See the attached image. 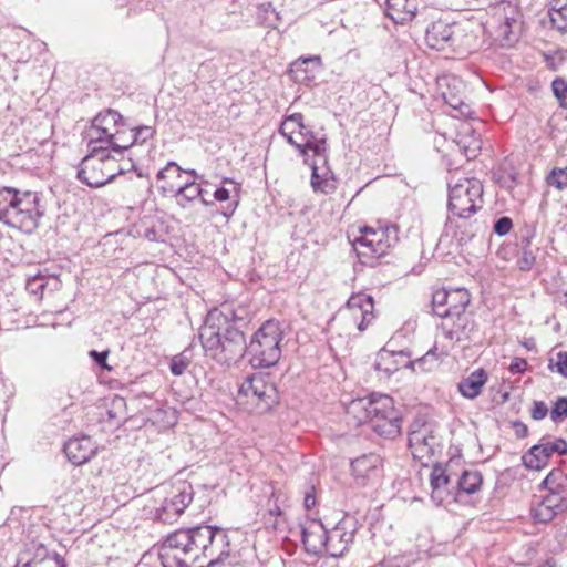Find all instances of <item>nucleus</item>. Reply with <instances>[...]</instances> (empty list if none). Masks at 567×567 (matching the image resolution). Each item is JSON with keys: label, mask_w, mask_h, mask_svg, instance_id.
<instances>
[{"label": "nucleus", "mask_w": 567, "mask_h": 567, "mask_svg": "<svg viewBox=\"0 0 567 567\" xmlns=\"http://www.w3.org/2000/svg\"><path fill=\"white\" fill-rule=\"evenodd\" d=\"M229 553L227 533L203 524L168 534L159 546L158 558L163 567H216Z\"/></svg>", "instance_id": "f257e3e1"}, {"label": "nucleus", "mask_w": 567, "mask_h": 567, "mask_svg": "<svg viewBox=\"0 0 567 567\" xmlns=\"http://www.w3.org/2000/svg\"><path fill=\"white\" fill-rule=\"evenodd\" d=\"M205 355L221 365L237 363L247 351L245 332L227 326L226 312L209 311L199 329Z\"/></svg>", "instance_id": "f03ea898"}, {"label": "nucleus", "mask_w": 567, "mask_h": 567, "mask_svg": "<svg viewBox=\"0 0 567 567\" xmlns=\"http://www.w3.org/2000/svg\"><path fill=\"white\" fill-rule=\"evenodd\" d=\"M347 414L358 424H370L371 430L384 439H395L401 433L402 415L394 408L393 399L386 394L372 393L352 400Z\"/></svg>", "instance_id": "7ed1b4c3"}, {"label": "nucleus", "mask_w": 567, "mask_h": 567, "mask_svg": "<svg viewBox=\"0 0 567 567\" xmlns=\"http://www.w3.org/2000/svg\"><path fill=\"white\" fill-rule=\"evenodd\" d=\"M45 213L42 196L37 192H21L14 187L0 188V223L33 233Z\"/></svg>", "instance_id": "20e7f679"}, {"label": "nucleus", "mask_w": 567, "mask_h": 567, "mask_svg": "<svg viewBox=\"0 0 567 567\" xmlns=\"http://www.w3.org/2000/svg\"><path fill=\"white\" fill-rule=\"evenodd\" d=\"M399 241V227L394 224L379 228L362 227L360 236L351 241L353 250L360 262L368 267H375L379 259Z\"/></svg>", "instance_id": "39448f33"}, {"label": "nucleus", "mask_w": 567, "mask_h": 567, "mask_svg": "<svg viewBox=\"0 0 567 567\" xmlns=\"http://www.w3.org/2000/svg\"><path fill=\"white\" fill-rule=\"evenodd\" d=\"M282 334L284 330L278 320L269 319L260 326L247 344L246 351L254 368H269L280 360Z\"/></svg>", "instance_id": "423d86ee"}, {"label": "nucleus", "mask_w": 567, "mask_h": 567, "mask_svg": "<svg viewBox=\"0 0 567 567\" xmlns=\"http://www.w3.org/2000/svg\"><path fill=\"white\" fill-rule=\"evenodd\" d=\"M483 207V185L477 178L460 177L449 182V210L460 217L468 218Z\"/></svg>", "instance_id": "0eeeda50"}, {"label": "nucleus", "mask_w": 567, "mask_h": 567, "mask_svg": "<svg viewBox=\"0 0 567 567\" xmlns=\"http://www.w3.org/2000/svg\"><path fill=\"white\" fill-rule=\"evenodd\" d=\"M447 355L449 348L443 346L439 349L437 344H434L423 357L416 360H411L410 354L403 350L392 351L383 348L378 352L373 367L382 377L390 378L402 368L414 370L417 365L422 370H430L432 367H426L429 362L434 363Z\"/></svg>", "instance_id": "6e6552de"}, {"label": "nucleus", "mask_w": 567, "mask_h": 567, "mask_svg": "<svg viewBox=\"0 0 567 567\" xmlns=\"http://www.w3.org/2000/svg\"><path fill=\"white\" fill-rule=\"evenodd\" d=\"M280 394L277 386L260 373L248 375L239 386L237 401L240 404H255L261 411L278 404Z\"/></svg>", "instance_id": "1a4fd4ad"}, {"label": "nucleus", "mask_w": 567, "mask_h": 567, "mask_svg": "<svg viewBox=\"0 0 567 567\" xmlns=\"http://www.w3.org/2000/svg\"><path fill=\"white\" fill-rule=\"evenodd\" d=\"M289 124L291 130L286 132V142L292 145L300 154H306L307 150L313 152L317 164H327V142L324 138L315 140L311 131L303 124L301 113L286 115V125Z\"/></svg>", "instance_id": "9d476101"}, {"label": "nucleus", "mask_w": 567, "mask_h": 567, "mask_svg": "<svg viewBox=\"0 0 567 567\" xmlns=\"http://www.w3.org/2000/svg\"><path fill=\"white\" fill-rule=\"evenodd\" d=\"M115 161L114 155L110 154L109 158H104L101 155H93L92 152H89L82 158L76 176L81 183L89 187L100 188L122 173V169H118L117 173L114 172L112 166Z\"/></svg>", "instance_id": "9b49d317"}, {"label": "nucleus", "mask_w": 567, "mask_h": 567, "mask_svg": "<svg viewBox=\"0 0 567 567\" xmlns=\"http://www.w3.org/2000/svg\"><path fill=\"white\" fill-rule=\"evenodd\" d=\"M104 121V116H95L92 120V124L85 133L89 152H92L93 155H101L104 158L110 157L111 151L122 156L125 146L116 141V138H120L121 130L112 131V127L103 126Z\"/></svg>", "instance_id": "f8f14e48"}, {"label": "nucleus", "mask_w": 567, "mask_h": 567, "mask_svg": "<svg viewBox=\"0 0 567 567\" xmlns=\"http://www.w3.org/2000/svg\"><path fill=\"white\" fill-rule=\"evenodd\" d=\"M408 445L413 457L427 465L440 451L441 441L430 424L414 422L410 426Z\"/></svg>", "instance_id": "ddd939ff"}, {"label": "nucleus", "mask_w": 567, "mask_h": 567, "mask_svg": "<svg viewBox=\"0 0 567 567\" xmlns=\"http://www.w3.org/2000/svg\"><path fill=\"white\" fill-rule=\"evenodd\" d=\"M194 497V491L190 484L183 483L177 487L176 493L166 497L158 507L155 508L154 518L162 523L175 522L188 507Z\"/></svg>", "instance_id": "4468645a"}, {"label": "nucleus", "mask_w": 567, "mask_h": 567, "mask_svg": "<svg viewBox=\"0 0 567 567\" xmlns=\"http://www.w3.org/2000/svg\"><path fill=\"white\" fill-rule=\"evenodd\" d=\"M431 499L436 505L456 503V482L446 466L435 464L430 474Z\"/></svg>", "instance_id": "2eb2a0df"}, {"label": "nucleus", "mask_w": 567, "mask_h": 567, "mask_svg": "<svg viewBox=\"0 0 567 567\" xmlns=\"http://www.w3.org/2000/svg\"><path fill=\"white\" fill-rule=\"evenodd\" d=\"M382 467V457L377 453H368L351 461V475L357 486L365 487L380 480Z\"/></svg>", "instance_id": "dca6fc26"}, {"label": "nucleus", "mask_w": 567, "mask_h": 567, "mask_svg": "<svg viewBox=\"0 0 567 567\" xmlns=\"http://www.w3.org/2000/svg\"><path fill=\"white\" fill-rule=\"evenodd\" d=\"M554 453L558 455H566L567 441L561 437H558L555 441L542 440L540 443L533 445L523 455V464L529 470L539 471L548 464V461Z\"/></svg>", "instance_id": "f3484780"}, {"label": "nucleus", "mask_w": 567, "mask_h": 567, "mask_svg": "<svg viewBox=\"0 0 567 567\" xmlns=\"http://www.w3.org/2000/svg\"><path fill=\"white\" fill-rule=\"evenodd\" d=\"M373 309V298L364 292H359L348 299L344 316L359 331H364L374 319Z\"/></svg>", "instance_id": "a211bd4d"}, {"label": "nucleus", "mask_w": 567, "mask_h": 567, "mask_svg": "<svg viewBox=\"0 0 567 567\" xmlns=\"http://www.w3.org/2000/svg\"><path fill=\"white\" fill-rule=\"evenodd\" d=\"M357 530V520L346 516L332 529L328 530L327 554L331 557H341L353 542Z\"/></svg>", "instance_id": "6ab92c4d"}, {"label": "nucleus", "mask_w": 567, "mask_h": 567, "mask_svg": "<svg viewBox=\"0 0 567 567\" xmlns=\"http://www.w3.org/2000/svg\"><path fill=\"white\" fill-rule=\"evenodd\" d=\"M440 94L444 102L461 115L467 116L471 113V106L464 102L465 84L454 75H444L437 80Z\"/></svg>", "instance_id": "aec40b11"}, {"label": "nucleus", "mask_w": 567, "mask_h": 567, "mask_svg": "<svg viewBox=\"0 0 567 567\" xmlns=\"http://www.w3.org/2000/svg\"><path fill=\"white\" fill-rule=\"evenodd\" d=\"M567 511V492H548L532 509L536 523H549Z\"/></svg>", "instance_id": "412c9836"}, {"label": "nucleus", "mask_w": 567, "mask_h": 567, "mask_svg": "<svg viewBox=\"0 0 567 567\" xmlns=\"http://www.w3.org/2000/svg\"><path fill=\"white\" fill-rule=\"evenodd\" d=\"M444 338L455 344L465 340H470L475 331V322L471 313L466 311L455 315L453 319L444 320L441 324Z\"/></svg>", "instance_id": "4be33fe9"}, {"label": "nucleus", "mask_w": 567, "mask_h": 567, "mask_svg": "<svg viewBox=\"0 0 567 567\" xmlns=\"http://www.w3.org/2000/svg\"><path fill=\"white\" fill-rule=\"evenodd\" d=\"M96 452V443L87 435L72 437L64 444V453L68 460L75 466L89 462Z\"/></svg>", "instance_id": "5701e85b"}, {"label": "nucleus", "mask_w": 567, "mask_h": 567, "mask_svg": "<svg viewBox=\"0 0 567 567\" xmlns=\"http://www.w3.org/2000/svg\"><path fill=\"white\" fill-rule=\"evenodd\" d=\"M454 25L443 20L434 21L425 32L426 44L436 51L452 49L455 43Z\"/></svg>", "instance_id": "b1692460"}, {"label": "nucleus", "mask_w": 567, "mask_h": 567, "mask_svg": "<svg viewBox=\"0 0 567 567\" xmlns=\"http://www.w3.org/2000/svg\"><path fill=\"white\" fill-rule=\"evenodd\" d=\"M320 68V56L301 58L290 64L288 75L295 83L309 85L315 81Z\"/></svg>", "instance_id": "393cba45"}, {"label": "nucleus", "mask_w": 567, "mask_h": 567, "mask_svg": "<svg viewBox=\"0 0 567 567\" xmlns=\"http://www.w3.org/2000/svg\"><path fill=\"white\" fill-rule=\"evenodd\" d=\"M299 535H303V547L309 554L327 553L328 529L320 522H311L307 529L297 530Z\"/></svg>", "instance_id": "a878e982"}, {"label": "nucleus", "mask_w": 567, "mask_h": 567, "mask_svg": "<svg viewBox=\"0 0 567 567\" xmlns=\"http://www.w3.org/2000/svg\"><path fill=\"white\" fill-rule=\"evenodd\" d=\"M161 190L163 193L175 192L174 196L176 198V203L183 208L197 198H200V202L205 206L213 204V202H209L204 197L205 190L195 181L187 182L177 189H174V186L171 184H164L161 186Z\"/></svg>", "instance_id": "bb28decb"}, {"label": "nucleus", "mask_w": 567, "mask_h": 567, "mask_svg": "<svg viewBox=\"0 0 567 567\" xmlns=\"http://www.w3.org/2000/svg\"><path fill=\"white\" fill-rule=\"evenodd\" d=\"M417 9V0H386L385 2V14L394 23L403 24L411 21Z\"/></svg>", "instance_id": "cd10ccee"}, {"label": "nucleus", "mask_w": 567, "mask_h": 567, "mask_svg": "<svg viewBox=\"0 0 567 567\" xmlns=\"http://www.w3.org/2000/svg\"><path fill=\"white\" fill-rule=\"evenodd\" d=\"M487 380V372L480 368L470 373L468 377L462 379L457 384V389L464 398L473 400L481 394L482 388Z\"/></svg>", "instance_id": "c85d7f7f"}, {"label": "nucleus", "mask_w": 567, "mask_h": 567, "mask_svg": "<svg viewBox=\"0 0 567 567\" xmlns=\"http://www.w3.org/2000/svg\"><path fill=\"white\" fill-rule=\"evenodd\" d=\"M455 482L456 503H458L464 494L472 495L481 489L483 476L480 471L465 470L455 478Z\"/></svg>", "instance_id": "c756f323"}, {"label": "nucleus", "mask_w": 567, "mask_h": 567, "mask_svg": "<svg viewBox=\"0 0 567 567\" xmlns=\"http://www.w3.org/2000/svg\"><path fill=\"white\" fill-rule=\"evenodd\" d=\"M311 186L315 192L331 194L336 189L333 174L328 167H319L317 162L311 164Z\"/></svg>", "instance_id": "7c9ffc66"}, {"label": "nucleus", "mask_w": 567, "mask_h": 567, "mask_svg": "<svg viewBox=\"0 0 567 567\" xmlns=\"http://www.w3.org/2000/svg\"><path fill=\"white\" fill-rule=\"evenodd\" d=\"M282 503L284 502L281 501L280 494H277L272 491L265 505V512L262 514V522L267 529H279L280 520L282 517Z\"/></svg>", "instance_id": "2f4dec72"}, {"label": "nucleus", "mask_w": 567, "mask_h": 567, "mask_svg": "<svg viewBox=\"0 0 567 567\" xmlns=\"http://www.w3.org/2000/svg\"><path fill=\"white\" fill-rule=\"evenodd\" d=\"M471 301V295L465 288H450L449 300L445 310H449V319L466 311Z\"/></svg>", "instance_id": "473e14b6"}, {"label": "nucleus", "mask_w": 567, "mask_h": 567, "mask_svg": "<svg viewBox=\"0 0 567 567\" xmlns=\"http://www.w3.org/2000/svg\"><path fill=\"white\" fill-rule=\"evenodd\" d=\"M548 14L558 31L567 32V0H549Z\"/></svg>", "instance_id": "72a5a7b5"}, {"label": "nucleus", "mask_w": 567, "mask_h": 567, "mask_svg": "<svg viewBox=\"0 0 567 567\" xmlns=\"http://www.w3.org/2000/svg\"><path fill=\"white\" fill-rule=\"evenodd\" d=\"M156 134V130L148 125H141L130 128L128 144H124L125 151L135 144H144L152 140Z\"/></svg>", "instance_id": "f704fd0d"}, {"label": "nucleus", "mask_w": 567, "mask_h": 567, "mask_svg": "<svg viewBox=\"0 0 567 567\" xmlns=\"http://www.w3.org/2000/svg\"><path fill=\"white\" fill-rule=\"evenodd\" d=\"M450 289L441 288L432 295V309L434 315L441 317L444 320L449 319V310H445L446 302L449 300Z\"/></svg>", "instance_id": "c9c22d12"}, {"label": "nucleus", "mask_w": 567, "mask_h": 567, "mask_svg": "<svg viewBox=\"0 0 567 567\" xmlns=\"http://www.w3.org/2000/svg\"><path fill=\"white\" fill-rule=\"evenodd\" d=\"M96 116H104L105 121L103 122V126L107 125L112 127V131L121 130V127H128L126 120L116 110L106 109L100 112Z\"/></svg>", "instance_id": "e433bc0d"}, {"label": "nucleus", "mask_w": 567, "mask_h": 567, "mask_svg": "<svg viewBox=\"0 0 567 567\" xmlns=\"http://www.w3.org/2000/svg\"><path fill=\"white\" fill-rule=\"evenodd\" d=\"M536 251H538V248L519 249L516 264L522 271H529L535 266Z\"/></svg>", "instance_id": "4c0bfd02"}, {"label": "nucleus", "mask_w": 567, "mask_h": 567, "mask_svg": "<svg viewBox=\"0 0 567 567\" xmlns=\"http://www.w3.org/2000/svg\"><path fill=\"white\" fill-rule=\"evenodd\" d=\"M546 182L549 186H553L559 190L567 187V166L565 168L555 167L546 177Z\"/></svg>", "instance_id": "58836bf2"}, {"label": "nucleus", "mask_w": 567, "mask_h": 567, "mask_svg": "<svg viewBox=\"0 0 567 567\" xmlns=\"http://www.w3.org/2000/svg\"><path fill=\"white\" fill-rule=\"evenodd\" d=\"M548 369L567 378V352L559 351L549 358Z\"/></svg>", "instance_id": "ea45409f"}, {"label": "nucleus", "mask_w": 567, "mask_h": 567, "mask_svg": "<svg viewBox=\"0 0 567 567\" xmlns=\"http://www.w3.org/2000/svg\"><path fill=\"white\" fill-rule=\"evenodd\" d=\"M299 529H307V526H303L298 522H293L286 527V555H290L288 543H291L295 546H297L298 543L303 544V535H299L297 533Z\"/></svg>", "instance_id": "a19ab883"}, {"label": "nucleus", "mask_w": 567, "mask_h": 567, "mask_svg": "<svg viewBox=\"0 0 567 567\" xmlns=\"http://www.w3.org/2000/svg\"><path fill=\"white\" fill-rule=\"evenodd\" d=\"M551 90L555 97L558 100L559 105L567 110V80L564 78H556L551 82Z\"/></svg>", "instance_id": "79ce46f5"}, {"label": "nucleus", "mask_w": 567, "mask_h": 567, "mask_svg": "<svg viewBox=\"0 0 567 567\" xmlns=\"http://www.w3.org/2000/svg\"><path fill=\"white\" fill-rule=\"evenodd\" d=\"M190 364V358L184 351L177 355H174L171 360V372L176 375H183Z\"/></svg>", "instance_id": "37998d69"}, {"label": "nucleus", "mask_w": 567, "mask_h": 567, "mask_svg": "<svg viewBox=\"0 0 567 567\" xmlns=\"http://www.w3.org/2000/svg\"><path fill=\"white\" fill-rule=\"evenodd\" d=\"M563 478V473L559 470L551 471L543 481V484L548 492H567V488L560 482Z\"/></svg>", "instance_id": "c03bdc74"}, {"label": "nucleus", "mask_w": 567, "mask_h": 567, "mask_svg": "<svg viewBox=\"0 0 567 567\" xmlns=\"http://www.w3.org/2000/svg\"><path fill=\"white\" fill-rule=\"evenodd\" d=\"M126 409V401L124 398L115 395L111 401V406L107 409L109 420H124V410Z\"/></svg>", "instance_id": "a18cd8bd"}, {"label": "nucleus", "mask_w": 567, "mask_h": 567, "mask_svg": "<svg viewBox=\"0 0 567 567\" xmlns=\"http://www.w3.org/2000/svg\"><path fill=\"white\" fill-rule=\"evenodd\" d=\"M515 22L514 19L505 18L504 22L498 25L497 35L506 45H511L516 40L512 32V24Z\"/></svg>", "instance_id": "49530a36"}, {"label": "nucleus", "mask_w": 567, "mask_h": 567, "mask_svg": "<svg viewBox=\"0 0 567 567\" xmlns=\"http://www.w3.org/2000/svg\"><path fill=\"white\" fill-rule=\"evenodd\" d=\"M227 315V326L231 328H237L240 331L245 332V329L248 327L249 320L245 317L239 315L237 311H230Z\"/></svg>", "instance_id": "de8ad7c7"}, {"label": "nucleus", "mask_w": 567, "mask_h": 567, "mask_svg": "<svg viewBox=\"0 0 567 567\" xmlns=\"http://www.w3.org/2000/svg\"><path fill=\"white\" fill-rule=\"evenodd\" d=\"M566 416H567V398H558L551 409L550 417L554 422H557Z\"/></svg>", "instance_id": "09e8293b"}, {"label": "nucleus", "mask_w": 567, "mask_h": 567, "mask_svg": "<svg viewBox=\"0 0 567 567\" xmlns=\"http://www.w3.org/2000/svg\"><path fill=\"white\" fill-rule=\"evenodd\" d=\"M512 228L513 220L507 216H503L495 220L493 231L498 236H505L512 230Z\"/></svg>", "instance_id": "8fccbe9b"}, {"label": "nucleus", "mask_w": 567, "mask_h": 567, "mask_svg": "<svg viewBox=\"0 0 567 567\" xmlns=\"http://www.w3.org/2000/svg\"><path fill=\"white\" fill-rule=\"evenodd\" d=\"M89 355L90 358L95 362V364L97 367H100L101 369L103 370H107V371H112V367H110L106 362L107 360V355H109V351H96V350H91L89 352Z\"/></svg>", "instance_id": "3c124183"}, {"label": "nucleus", "mask_w": 567, "mask_h": 567, "mask_svg": "<svg viewBox=\"0 0 567 567\" xmlns=\"http://www.w3.org/2000/svg\"><path fill=\"white\" fill-rule=\"evenodd\" d=\"M44 287L45 285L41 276L31 277L27 281V289L33 295H42Z\"/></svg>", "instance_id": "603ef678"}, {"label": "nucleus", "mask_w": 567, "mask_h": 567, "mask_svg": "<svg viewBox=\"0 0 567 567\" xmlns=\"http://www.w3.org/2000/svg\"><path fill=\"white\" fill-rule=\"evenodd\" d=\"M548 413V408L543 401H535L532 409V417L534 420H543Z\"/></svg>", "instance_id": "864d4df0"}, {"label": "nucleus", "mask_w": 567, "mask_h": 567, "mask_svg": "<svg viewBox=\"0 0 567 567\" xmlns=\"http://www.w3.org/2000/svg\"><path fill=\"white\" fill-rule=\"evenodd\" d=\"M534 229L526 228L519 237V249L534 248L532 246V239L534 237Z\"/></svg>", "instance_id": "5fc2aeb1"}, {"label": "nucleus", "mask_w": 567, "mask_h": 567, "mask_svg": "<svg viewBox=\"0 0 567 567\" xmlns=\"http://www.w3.org/2000/svg\"><path fill=\"white\" fill-rule=\"evenodd\" d=\"M527 368V361L523 358H515L509 364V372L512 374L523 373Z\"/></svg>", "instance_id": "6e6d98bb"}, {"label": "nucleus", "mask_w": 567, "mask_h": 567, "mask_svg": "<svg viewBox=\"0 0 567 567\" xmlns=\"http://www.w3.org/2000/svg\"><path fill=\"white\" fill-rule=\"evenodd\" d=\"M171 168H175L177 172V176H181L182 167L176 162L169 161L164 168L158 171L156 178L158 181H164L167 177V173L169 172Z\"/></svg>", "instance_id": "4d7b16f0"}, {"label": "nucleus", "mask_w": 567, "mask_h": 567, "mask_svg": "<svg viewBox=\"0 0 567 567\" xmlns=\"http://www.w3.org/2000/svg\"><path fill=\"white\" fill-rule=\"evenodd\" d=\"M303 505L307 509H311L316 505L315 486L310 485L307 487L303 497Z\"/></svg>", "instance_id": "13d9d810"}, {"label": "nucleus", "mask_w": 567, "mask_h": 567, "mask_svg": "<svg viewBox=\"0 0 567 567\" xmlns=\"http://www.w3.org/2000/svg\"><path fill=\"white\" fill-rule=\"evenodd\" d=\"M229 197H230V192H229V189H227L225 187H219L214 193V198L218 202H226L229 199Z\"/></svg>", "instance_id": "bf43d9fd"}, {"label": "nucleus", "mask_w": 567, "mask_h": 567, "mask_svg": "<svg viewBox=\"0 0 567 567\" xmlns=\"http://www.w3.org/2000/svg\"><path fill=\"white\" fill-rule=\"evenodd\" d=\"M48 557H50L51 559H53V560H54V563H55V567H66V566H68V564H66V561H65L64 557H63V556H61V555H60V554H58V553H53V554H51V555H48Z\"/></svg>", "instance_id": "052dcab7"}, {"label": "nucleus", "mask_w": 567, "mask_h": 567, "mask_svg": "<svg viewBox=\"0 0 567 567\" xmlns=\"http://www.w3.org/2000/svg\"><path fill=\"white\" fill-rule=\"evenodd\" d=\"M514 426L516 429V434L518 437H525L528 433L527 426L522 422H515Z\"/></svg>", "instance_id": "680f3d73"}, {"label": "nucleus", "mask_w": 567, "mask_h": 567, "mask_svg": "<svg viewBox=\"0 0 567 567\" xmlns=\"http://www.w3.org/2000/svg\"><path fill=\"white\" fill-rule=\"evenodd\" d=\"M125 127H121L120 138H116L117 143L121 145L128 144V134L126 135Z\"/></svg>", "instance_id": "e2e57ef3"}, {"label": "nucleus", "mask_w": 567, "mask_h": 567, "mask_svg": "<svg viewBox=\"0 0 567 567\" xmlns=\"http://www.w3.org/2000/svg\"><path fill=\"white\" fill-rule=\"evenodd\" d=\"M477 150H480L478 144H477V145H475L473 148H471V147H466V148H465V156H466V157H468V158H470V157H475V156H476V152H477Z\"/></svg>", "instance_id": "0e129e2a"}, {"label": "nucleus", "mask_w": 567, "mask_h": 567, "mask_svg": "<svg viewBox=\"0 0 567 567\" xmlns=\"http://www.w3.org/2000/svg\"><path fill=\"white\" fill-rule=\"evenodd\" d=\"M181 173L188 174V175L193 176L195 179H202V176L193 168H187V169L182 168Z\"/></svg>", "instance_id": "69168bd1"}, {"label": "nucleus", "mask_w": 567, "mask_h": 567, "mask_svg": "<svg viewBox=\"0 0 567 567\" xmlns=\"http://www.w3.org/2000/svg\"><path fill=\"white\" fill-rule=\"evenodd\" d=\"M284 131H285V127H284V118L278 123V127H277V132L278 134H280L281 136H284Z\"/></svg>", "instance_id": "338daca9"}, {"label": "nucleus", "mask_w": 567, "mask_h": 567, "mask_svg": "<svg viewBox=\"0 0 567 567\" xmlns=\"http://www.w3.org/2000/svg\"><path fill=\"white\" fill-rule=\"evenodd\" d=\"M538 567H556L555 566V563L551 561V560H546L545 563H543L542 565H539Z\"/></svg>", "instance_id": "774afa93"}]
</instances>
